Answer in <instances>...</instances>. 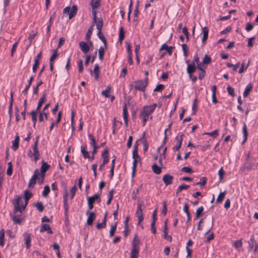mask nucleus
Here are the masks:
<instances>
[{
	"mask_svg": "<svg viewBox=\"0 0 258 258\" xmlns=\"http://www.w3.org/2000/svg\"><path fill=\"white\" fill-rule=\"evenodd\" d=\"M32 194L31 192H29L27 190H25L24 191V197L25 200V205L22 206V207H20V202L22 200V198L21 197H17V199L15 200V202L13 203L14 205V212L15 213H16L17 212H20L21 213L23 211H24L28 204V202L29 199L32 197Z\"/></svg>",
	"mask_w": 258,
	"mask_h": 258,
	"instance_id": "nucleus-1",
	"label": "nucleus"
},
{
	"mask_svg": "<svg viewBox=\"0 0 258 258\" xmlns=\"http://www.w3.org/2000/svg\"><path fill=\"white\" fill-rule=\"evenodd\" d=\"M137 236L134 237L132 242L130 258H138L139 253V240H136Z\"/></svg>",
	"mask_w": 258,
	"mask_h": 258,
	"instance_id": "nucleus-2",
	"label": "nucleus"
},
{
	"mask_svg": "<svg viewBox=\"0 0 258 258\" xmlns=\"http://www.w3.org/2000/svg\"><path fill=\"white\" fill-rule=\"evenodd\" d=\"M148 85V79H145L144 80L136 81L134 83V88L140 91H144L145 90Z\"/></svg>",
	"mask_w": 258,
	"mask_h": 258,
	"instance_id": "nucleus-3",
	"label": "nucleus"
},
{
	"mask_svg": "<svg viewBox=\"0 0 258 258\" xmlns=\"http://www.w3.org/2000/svg\"><path fill=\"white\" fill-rule=\"evenodd\" d=\"M89 210H91L93 208V203L97 201L98 203L100 202L99 195L95 194L92 197H88L87 198Z\"/></svg>",
	"mask_w": 258,
	"mask_h": 258,
	"instance_id": "nucleus-4",
	"label": "nucleus"
},
{
	"mask_svg": "<svg viewBox=\"0 0 258 258\" xmlns=\"http://www.w3.org/2000/svg\"><path fill=\"white\" fill-rule=\"evenodd\" d=\"M248 243L249 244L248 250H251L253 249V252L256 253L258 249V244H256L253 235H251L250 240L248 241Z\"/></svg>",
	"mask_w": 258,
	"mask_h": 258,
	"instance_id": "nucleus-5",
	"label": "nucleus"
},
{
	"mask_svg": "<svg viewBox=\"0 0 258 258\" xmlns=\"http://www.w3.org/2000/svg\"><path fill=\"white\" fill-rule=\"evenodd\" d=\"M142 207V205L141 202L138 201L136 211V216L138 218V224H140L144 219Z\"/></svg>",
	"mask_w": 258,
	"mask_h": 258,
	"instance_id": "nucleus-6",
	"label": "nucleus"
},
{
	"mask_svg": "<svg viewBox=\"0 0 258 258\" xmlns=\"http://www.w3.org/2000/svg\"><path fill=\"white\" fill-rule=\"evenodd\" d=\"M40 175L39 171L38 169H36L34 171V174L33 175L31 178L30 179L28 186L30 188H33L34 185L36 183V180L38 178V176Z\"/></svg>",
	"mask_w": 258,
	"mask_h": 258,
	"instance_id": "nucleus-7",
	"label": "nucleus"
},
{
	"mask_svg": "<svg viewBox=\"0 0 258 258\" xmlns=\"http://www.w3.org/2000/svg\"><path fill=\"white\" fill-rule=\"evenodd\" d=\"M90 210L86 212V215H88V218L87 220V223L89 225H92L93 221L96 218V214L94 212H90Z\"/></svg>",
	"mask_w": 258,
	"mask_h": 258,
	"instance_id": "nucleus-8",
	"label": "nucleus"
},
{
	"mask_svg": "<svg viewBox=\"0 0 258 258\" xmlns=\"http://www.w3.org/2000/svg\"><path fill=\"white\" fill-rule=\"evenodd\" d=\"M183 135L181 134V135H178L176 137V140L177 142H176V145L173 148V150L174 151L178 150L180 148L181 145L182 144V141L183 140Z\"/></svg>",
	"mask_w": 258,
	"mask_h": 258,
	"instance_id": "nucleus-9",
	"label": "nucleus"
},
{
	"mask_svg": "<svg viewBox=\"0 0 258 258\" xmlns=\"http://www.w3.org/2000/svg\"><path fill=\"white\" fill-rule=\"evenodd\" d=\"M33 151H34V154H33L34 160L35 162H36L37 161V160L39 159V157L40 156V154L39 153L38 148L37 141L35 142L33 147Z\"/></svg>",
	"mask_w": 258,
	"mask_h": 258,
	"instance_id": "nucleus-10",
	"label": "nucleus"
},
{
	"mask_svg": "<svg viewBox=\"0 0 258 258\" xmlns=\"http://www.w3.org/2000/svg\"><path fill=\"white\" fill-rule=\"evenodd\" d=\"M186 63L187 64V72L189 74V77L191 78V74L195 72L196 69L195 64L194 63L190 64L189 60H186Z\"/></svg>",
	"mask_w": 258,
	"mask_h": 258,
	"instance_id": "nucleus-11",
	"label": "nucleus"
},
{
	"mask_svg": "<svg viewBox=\"0 0 258 258\" xmlns=\"http://www.w3.org/2000/svg\"><path fill=\"white\" fill-rule=\"evenodd\" d=\"M163 232V238L167 240L171 241L172 240V237H171V236L168 235V233H167V220L165 221Z\"/></svg>",
	"mask_w": 258,
	"mask_h": 258,
	"instance_id": "nucleus-12",
	"label": "nucleus"
},
{
	"mask_svg": "<svg viewBox=\"0 0 258 258\" xmlns=\"http://www.w3.org/2000/svg\"><path fill=\"white\" fill-rule=\"evenodd\" d=\"M156 106V104H153L150 106H145L144 107L143 111L150 115L155 110Z\"/></svg>",
	"mask_w": 258,
	"mask_h": 258,
	"instance_id": "nucleus-13",
	"label": "nucleus"
},
{
	"mask_svg": "<svg viewBox=\"0 0 258 258\" xmlns=\"http://www.w3.org/2000/svg\"><path fill=\"white\" fill-rule=\"evenodd\" d=\"M79 46L84 53H87L90 50V47L87 42L81 41L79 43Z\"/></svg>",
	"mask_w": 258,
	"mask_h": 258,
	"instance_id": "nucleus-14",
	"label": "nucleus"
},
{
	"mask_svg": "<svg viewBox=\"0 0 258 258\" xmlns=\"http://www.w3.org/2000/svg\"><path fill=\"white\" fill-rule=\"evenodd\" d=\"M173 177L168 174H165L163 177V181L164 183L166 185H169L173 182Z\"/></svg>",
	"mask_w": 258,
	"mask_h": 258,
	"instance_id": "nucleus-15",
	"label": "nucleus"
},
{
	"mask_svg": "<svg viewBox=\"0 0 258 258\" xmlns=\"http://www.w3.org/2000/svg\"><path fill=\"white\" fill-rule=\"evenodd\" d=\"M25 244L27 249L29 248L31 246V238L30 234L25 233L24 234Z\"/></svg>",
	"mask_w": 258,
	"mask_h": 258,
	"instance_id": "nucleus-16",
	"label": "nucleus"
},
{
	"mask_svg": "<svg viewBox=\"0 0 258 258\" xmlns=\"http://www.w3.org/2000/svg\"><path fill=\"white\" fill-rule=\"evenodd\" d=\"M99 66L98 64H96L94 66V68L93 71H92L91 70V74L92 75L93 74L95 76V78L96 80H97L99 77Z\"/></svg>",
	"mask_w": 258,
	"mask_h": 258,
	"instance_id": "nucleus-17",
	"label": "nucleus"
},
{
	"mask_svg": "<svg viewBox=\"0 0 258 258\" xmlns=\"http://www.w3.org/2000/svg\"><path fill=\"white\" fill-rule=\"evenodd\" d=\"M95 23L96 25V27H97V29H98V30L101 31V29H102V26H103V21H102V18H98V19H96V22H94L93 21L92 25H94Z\"/></svg>",
	"mask_w": 258,
	"mask_h": 258,
	"instance_id": "nucleus-18",
	"label": "nucleus"
},
{
	"mask_svg": "<svg viewBox=\"0 0 258 258\" xmlns=\"http://www.w3.org/2000/svg\"><path fill=\"white\" fill-rule=\"evenodd\" d=\"M203 32V38H202V42L204 44L207 40L208 37L209 30L207 27H205L203 28L202 30Z\"/></svg>",
	"mask_w": 258,
	"mask_h": 258,
	"instance_id": "nucleus-19",
	"label": "nucleus"
},
{
	"mask_svg": "<svg viewBox=\"0 0 258 258\" xmlns=\"http://www.w3.org/2000/svg\"><path fill=\"white\" fill-rule=\"evenodd\" d=\"M123 119L124 120L125 125L126 126H127L128 125V123H127L128 112H127V110L126 104L124 105V106L123 108Z\"/></svg>",
	"mask_w": 258,
	"mask_h": 258,
	"instance_id": "nucleus-20",
	"label": "nucleus"
},
{
	"mask_svg": "<svg viewBox=\"0 0 258 258\" xmlns=\"http://www.w3.org/2000/svg\"><path fill=\"white\" fill-rule=\"evenodd\" d=\"M77 12V7L76 5H73L70 10L69 13V19H71L74 16H75Z\"/></svg>",
	"mask_w": 258,
	"mask_h": 258,
	"instance_id": "nucleus-21",
	"label": "nucleus"
},
{
	"mask_svg": "<svg viewBox=\"0 0 258 258\" xmlns=\"http://www.w3.org/2000/svg\"><path fill=\"white\" fill-rule=\"evenodd\" d=\"M140 118L142 119L143 121V126L146 124L147 120H148L149 115L147 113L144 112L143 110L141 111L140 114Z\"/></svg>",
	"mask_w": 258,
	"mask_h": 258,
	"instance_id": "nucleus-22",
	"label": "nucleus"
},
{
	"mask_svg": "<svg viewBox=\"0 0 258 258\" xmlns=\"http://www.w3.org/2000/svg\"><path fill=\"white\" fill-rule=\"evenodd\" d=\"M46 96V94L45 93H44L43 95V96L40 99V100L39 101V102H38V105H37L36 110H37L38 111L39 110V109H40L42 104H43V103L44 102V101L45 100Z\"/></svg>",
	"mask_w": 258,
	"mask_h": 258,
	"instance_id": "nucleus-23",
	"label": "nucleus"
},
{
	"mask_svg": "<svg viewBox=\"0 0 258 258\" xmlns=\"http://www.w3.org/2000/svg\"><path fill=\"white\" fill-rule=\"evenodd\" d=\"M106 217H107V214H106L105 215L102 222L101 223H97V224L96 225V227L97 229H100L101 228H104L106 227Z\"/></svg>",
	"mask_w": 258,
	"mask_h": 258,
	"instance_id": "nucleus-24",
	"label": "nucleus"
},
{
	"mask_svg": "<svg viewBox=\"0 0 258 258\" xmlns=\"http://www.w3.org/2000/svg\"><path fill=\"white\" fill-rule=\"evenodd\" d=\"M172 48L173 47L171 46H168L166 44H163L162 45L160 50H166L169 55H171L172 52Z\"/></svg>",
	"mask_w": 258,
	"mask_h": 258,
	"instance_id": "nucleus-25",
	"label": "nucleus"
},
{
	"mask_svg": "<svg viewBox=\"0 0 258 258\" xmlns=\"http://www.w3.org/2000/svg\"><path fill=\"white\" fill-rule=\"evenodd\" d=\"M37 112H38V111L37 110H32L30 113V114L32 116V120L33 122L34 127L35 126L36 122L37 121L36 114H37Z\"/></svg>",
	"mask_w": 258,
	"mask_h": 258,
	"instance_id": "nucleus-26",
	"label": "nucleus"
},
{
	"mask_svg": "<svg viewBox=\"0 0 258 258\" xmlns=\"http://www.w3.org/2000/svg\"><path fill=\"white\" fill-rule=\"evenodd\" d=\"M242 131L243 134L244 140L242 143L243 144L246 141L248 136V133L247 131V127L246 124L244 123L242 128Z\"/></svg>",
	"mask_w": 258,
	"mask_h": 258,
	"instance_id": "nucleus-27",
	"label": "nucleus"
},
{
	"mask_svg": "<svg viewBox=\"0 0 258 258\" xmlns=\"http://www.w3.org/2000/svg\"><path fill=\"white\" fill-rule=\"evenodd\" d=\"M252 88V86L250 84H248L246 86V87L245 89V90L243 92V97H246L247 96V95L249 94V92L251 91Z\"/></svg>",
	"mask_w": 258,
	"mask_h": 258,
	"instance_id": "nucleus-28",
	"label": "nucleus"
},
{
	"mask_svg": "<svg viewBox=\"0 0 258 258\" xmlns=\"http://www.w3.org/2000/svg\"><path fill=\"white\" fill-rule=\"evenodd\" d=\"M33 80V76H31L29 79V81L28 82V84L26 85L25 89L23 90V93L24 94V95H27V91L29 89V88H30L31 84H32V82Z\"/></svg>",
	"mask_w": 258,
	"mask_h": 258,
	"instance_id": "nucleus-29",
	"label": "nucleus"
},
{
	"mask_svg": "<svg viewBox=\"0 0 258 258\" xmlns=\"http://www.w3.org/2000/svg\"><path fill=\"white\" fill-rule=\"evenodd\" d=\"M91 5L93 10L97 9L100 6V0H92Z\"/></svg>",
	"mask_w": 258,
	"mask_h": 258,
	"instance_id": "nucleus-30",
	"label": "nucleus"
},
{
	"mask_svg": "<svg viewBox=\"0 0 258 258\" xmlns=\"http://www.w3.org/2000/svg\"><path fill=\"white\" fill-rule=\"evenodd\" d=\"M152 169L153 172L157 174H159L161 172V168H160L156 163L152 165Z\"/></svg>",
	"mask_w": 258,
	"mask_h": 258,
	"instance_id": "nucleus-31",
	"label": "nucleus"
},
{
	"mask_svg": "<svg viewBox=\"0 0 258 258\" xmlns=\"http://www.w3.org/2000/svg\"><path fill=\"white\" fill-rule=\"evenodd\" d=\"M12 218L15 224H20L23 220L21 217L16 216H12Z\"/></svg>",
	"mask_w": 258,
	"mask_h": 258,
	"instance_id": "nucleus-32",
	"label": "nucleus"
},
{
	"mask_svg": "<svg viewBox=\"0 0 258 258\" xmlns=\"http://www.w3.org/2000/svg\"><path fill=\"white\" fill-rule=\"evenodd\" d=\"M110 89L111 87L109 86H108L106 90L102 91L101 94L106 98H109L110 97L109 92Z\"/></svg>",
	"mask_w": 258,
	"mask_h": 258,
	"instance_id": "nucleus-33",
	"label": "nucleus"
},
{
	"mask_svg": "<svg viewBox=\"0 0 258 258\" xmlns=\"http://www.w3.org/2000/svg\"><path fill=\"white\" fill-rule=\"evenodd\" d=\"M49 166L44 162L42 163V165L41 167V171L42 174H44L45 172L48 169Z\"/></svg>",
	"mask_w": 258,
	"mask_h": 258,
	"instance_id": "nucleus-34",
	"label": "nucleus"
},
{
	"mask_svg": "<svg viewBox=\"0 0 258 258\" xmlns=\"http://www.w3.org/2000/svg\"><path fill=\"white\" fill-rule=\"evenodd\" d=\"M4 237H5V231L3 229H1L0 231V245L4 246L5 244L4 242Z\"/></svg>",
	"mask_w": 258,
	"mask_h": 258,
	"instance_id": "nucleus-35",
	"label": "nucleus"
},
{
	"mask_svg": "<svg viewBox=\"0 0 258 258\" xmlns=\"http://www.w3.org/2000/svg\"><path fill=\"white\" fill-rule=\"evenodd\" d=\"M116 225H117V222L114 224H111V228L109 231V236L110 237H112L116 230Z\"/></svg>",
	"mask_w": 258,
	"mask_h": 258,
	"instance_id": "nucleus-36",
	"label": "nucleus"
},
{
	"mask_svg": "<svg viewBox=\"0 0 258 258\" xmlns=\"http://www.w3.org/2000/svg\"><path fill=\"white\" fill-rule=\"evenodd\" d=\"M93 30V25H92V26H90V27L89 28L87 33H86V39L87 40H89L90 39Z\"/></svg>",
	"mask_w": 258,
	"mask_h": 258,
	"instance_id": "nucleus-37",
	"label": "nucleus"
},
{
	"mask_svg": "<svg viewBox=\"0 0 258 258\" xmlns=\"http://www.w3.org/2000/svg\"><path fill=\"white\" fill-rule=\"evenodd\" d=\"M105 52V48L103 47H100L98 50L99 53V58L100 60H102L103 58V56Z\"/></svg>",
	"mask_w": 258,
	"mask_h": 258,
	"instance_id": "nucleus-38",
	"label": "nucleus"
},
{
	"mask_svg": "<svg viewBox=\"0 0 258 258\" xmlns=\"http://www.w3.org/2000/svg\"><path fill=\"white\" fill-rule=\"evenodd\" d=\"M211 61L210 57L208 55L206 54L202 60V63L203 64H208L211 62Z\"/></svg>",
	"mask_w": 258,
	"mask_h": 258,
	"instance_id": "nucleus-39",
	"label": "nucleus"
},
{
	"mask_svg": "<svg viewBox=\"0 0 258 258\" xmlns=\"http://www.w3.org/2000/svg\"><path fill=\"white\" fill-rule=\"evenodd\" d=\"M213 226V220H210L208 223V225L207 226V231L206 232V234L209 233L210 230L212 229Z\"/></svg>",
	"mask_w": 258,
	"mask_h": 258,
	"instance_id": "nucleus-40",
	"label": "nucleus"
},
{
	"mask_svg": "<svg viewBox=\"0 0 258 258\" xmlns=\"http://www.w3.org/2000/svg\"><path fill=\"white\" fill-rule=\"evenodd\" d=\"M97 35L99 37V38L102 40V41L103 42V43L104 44V47H106V39L104 37V36L102 34L101 31H98Z\"/></svg>",
	"mask_w": 258,
	"mask_h": 258,
	"instance_id": "nucleus-41",
	"label": "nucleus"
},
{
	"mask_svg": "<svg viewBox=\"0 0 258 258\" xmlns=\"http://www.w3.org/2000/svg\"><path fill=\"white\" fill-rule=\"evenodd\" d=\"M189 187V186L188 185H185L184 184H181V185L178 186L176 191V194H179L183 189H187Z\"/></svg>",
	"mask_w": 258,
	"mask_h": 258,
	"instance_id": "nucleus-42",
	"label": "nucleus"
},
{
	"mask_svg": "<svg viewBox=\"0 0 258 258\" xmlns=\"http://www.w3.org/2000/svg\"><path fill=\"white\" fill-rule=\"evenodd\" d=\"M35 206L39 212H42L44 210V206L42 202H37L35 204Z\"/></svg>",
	"mask_w": 258,
	"mask_h": 258,
	"instance_id": "nucleus-43",
	"label": "nucleus"
},
{
	"mask_svg": "<svg viewBox=\"0 0 258 258\" xmlns=\"http://www.w3.org/2000/svg\"><path fill=\"white\" fill-rule=\"evenodd\" d=\"M81 152L82 153L84 157L86 158H90L88 152L86 150V147L85 146H81Z\"/></svg>",
	"mask_w": 258,
	"mask_h": 258,
	"instance_id": "nucleus-44",
	"label": "nucleus"
},
{
	"mask_svg": "<svg viewBox=\"0 0 258 258\" xmlns=\"http://www.w3.org/2000/svg\"><path fill=\"white\" fill-rule=\"evenodd\" d=\"M50 191V188L48 185H45L42 192V195L44 197H47Z\"/></svg>",
	"mask_w": 258,
	"mask_h": 258,
	"instance_id": "nucleus-45",
	"label": "nucleus"
},
{
	"mask_svg": "<svg viewBox=\"0 0 258 258\" xmlns=\"http://www.w3.org/2000/svg\"><path fill=\"white\" fill-rule=\"evenodd\" d=\"M124 31L122 27H120L119 29V40L120 42H121L123 39H124Z\"/></svg>",
	"mask_w": 258,
	"mask_h": 258,
	"instance_id": "nucleus-46",
	"label": "nucleus"
},
{
	"mask_svg": "<svg viewBox=\"0 0 258 258\" xmlns=\"http://www.w3.org/2000/svg\"><path fill=\"white\" fill-rule=\"evenodd\" d=\"M225 195V191L221 192L217 198L216 202H217V203L221 202L224 199Z\"/></svg>",
	"mask_w": 258,
	"mask_h": 258,
	"instance_id": "nucleus-47",
	"label": "nucleus"
},
{
	"mask_svg": "<svg viewBox=\"0 0 258 258\" xmlns=\"http://www.w3.org/2000/svg\"><path fill=\"white\" fill-rule=\"evenodd\" d=\"M204 134L208 135L214 138H216L218 135V132L217 130H215L210 133H206Z\"/></svg>",
	"mask_w": 258,
	"mask_h": 258,
	"instance_id": "nucleus-48",
	"label": "nucleus"
},
{
	"mask_svg": "<svg viewBox=\"0 0 258 258\" xmlns=\"http://www.w3.org/2000/svg\"><path fill=\"white\" fill-rule=\"evenodd\" d=\"M7 174L8 175H11L12 174V164L11 162L8 163V167L7 170Z\"/></svg>",
	"mask_w": 258,
	"mask_h": 258,
	"instance_id": "nucleus-49",
	"label": "nucleus"
},
{
	"mask_svg": "<svg viewBox=\"0 0 258 258\" xmlns=\"http://www.w3.org/2000/svg\"><path fill=\"white\" fill-rule=\"evenodd\" d=\"M139 157V156L138 155V147H137V146L136 145L135 146L134 149L133 151V158L137 159Z\"/></svg>",
	"mask_w": 258,
	"mask_h": 258,
	"instance_id": "nucleus-50",
	"label": "nucleus"
},
{
	"mask_svg": "<svg viewBox=\"0 0 258 258\" xmlns=\"http://www.w3.org/2000/svg\"><path fill=\"white\" fill-rule=\"evenodd\" d=\"M250 63V61L249 60L248 62V63L247 64V66L245 67V68H244V63L243 62L241 64V67L240 68L238 72L240 74H241L245 70H246L247 69V68H248V66H249V64Z\"/></svg>",
	"mask_w": 258,
	"mask_h": 258,
	"instance_id": "nucleus-51",
	"label": "nucleus"
},
{
	"mask_svg": "<svg viewBox=\"0 0 258 258\" xmlns=\"http://www.w3.org/2000/svg\"><path fill=\"white\" fill-rule=\"evenodd\" d=\"M198 107L197 99H195L192 106V110L193 111V114H195Z\"/></svg>",
	"mask_w": 258,
	"mask_h": 258,
	"instance_id": "nucleus-52",
	"label": "nucleus"
},
{
	"mask_svg": "<svg viewBox=\"0 0 258 258\" xmlns=\"http://www.w3.org/2000/svg\"><path fill=\"white\" fill-rule=\"evenodd\" d=\"M78 66L79 71L80 73H82L83 71V60L80 59L78 62Z\"/></svg>",
	"mask_w": 258,
	"mask_h": 258,
	"instance_id": "nucleus-53",
	"label": "nucleus"
},
{
	"mask_svg": "<svg viewBox=\"0 0 258 258\" xmlns=\"http://www.w3.org/2000/svg\"><path fill=\"white\" fill-rule=\"evenodd\" d=\"M113 190L112 189L109 192V197L107 201V204L109 205L113 199Z\"/></svg>",
	"mask_w": 258,
	"mask_h": 258,
	"instance_id": "nucleus-54",
	"label": "nucleus"
},
{
	"mask_svg": "<svg viewBox=\"0 0 258 258\" xmlns=\"http://www.w3.org/2000/svg\"><path fill=\"white\" fill-rule=\"evenodd\" d=\"M49 225L48 224H44L42 225V226L40 229V232H43L45 231H47V229H49Z\"/></svg>",
	"mask_w": 258,
	"mask_h": 258,
	"instance_id": "nucleus-55",
	"label": "nucleus"
},
{
	"mask_svg": "<svg viewBox=\"0 0 258 258\" xmlns=\"http://www.w3.org/2000/svg\"><path fill=\"white\" fill-rule=\"evenodd\" d=\"M58 53L56 50H55L51 55L50 58V62H52V61L55 59V58L57 56Z\"/></svg>",
	"mask_w": 258,
	"mask_h": 258,
	"instance_id": "nucleus-56",
	"label": "nucleus"
},
{
	"mask_svg": "<svg viewBox=\"0 0 258 258\" xmlns=\"http://www.w3.org/2000/svg\"><path fill=\"white\" fill-rule=\"evenodd\" d=\"M201 182H197V185H200L201 186H204L206 183V182H207V178L206 177H202L201 179Z\"/></svg>",
	"mask_w": 258,
	"mask_h": 258,
	"instance_id": "nucleus-57",
	"label": "nucleus"
},
{
	"mask_svg": "<svg viewBox=\"0 0 258 258\" xmlns=\"http://www.w3.org/2000/svg\"><path fill=\"white\" fill-rule=\"evenodd\" d=\"M109 159L108 158H104V159L103 160V163L102 164H101L99 166V169L100 170H102V169L104 168V165L108 162Z\"/></svg>",
	"mask_w": 258,
	"mask_h": 258,
	"instance_id": "nucleus-58",
	"label": "nucleus"
},
{
	"mask_svg": "<svg viewBox=\"0 0 258 258\" xmlns=\"http://www.w3.org/2000/svg\"><path fill=\"white\" fill-rule=\"evenodd\" d=\"M164 88V86L162 84L158 85L154 89V91L158 92L161 91Z\"/></svg>",
	"mask_w": 258,
	"mask_h": 258,
	"instance_id": "nucleus-59",
	"label": "nucleus"
},
{
	"mask_svg": "<svg viewBox=\"0 0 258 258\" xmlns=\"http://www.w3.org/2000/svg\"><path fill=\"white\" fill-rule=\"evenodd\" d=\"M242 243L241 240H237L234 242L233 245L235 248H238L242 246Z\"/></svg>",
	"mask_w": 258,
	"mask_h": 258,
	"instance_id": "nucleus-60",
	"label": "nucleus"
},
{
	"mask_svg": "<svg viewBox=\"0 0 258 258\" xmlns=\"http://www.w3.org/2000/svg\"><path fill=\"white\" fill-rule=\"evenodd\" d=\"M204 208L203 207H199L196 211V217H199L200 215L202 214Z\"/></svg>",
	"mask_w": 258,
	"mask_h": 258,
	"instance_id": "nucleus-61",
	"label": "nucleus"
},
{
	"mask_svg": "<svg viewBox=\"0 0 258 258\" xmlns=\"http://www.w3.org/2000/svg\"><path fill=\"white\" fill-rule=\"evenodd\" d=\"M77 191V187L76 185H74L73 187H72L71 189V198L72 199H73L76 192Z\"/></svg>",
	"mask_w": 258,
	"mask_h": 258,
	"instance_id": "nucleus-62",
	"label": "nucleus"
},
{
	"mask_svg": "<svg viewBox=\"0 0 258 258\" xmlns=\"http://www.w3.org/2000/svg\"><path fill=\"white\" fill-rule=\"evenodd\" d=\"M182 48L183 51V54L185 56L187 55V46L186 44H183L182 45Z\"/></svg>",
	"mask_w": 258,
	"mask_h": 258,
	"instance_id": "nucleus-63",
	"label": "nucleus"
},
{
	"mask_svg": "<svg viewBox=\"0 0 258 258\" xmlns=\"http://www.w3.org/2000/svg\"><path fill=\"white\" fill-rule=\"evenodd\" d=\"M227 89L228 90V93L229 95H230L232 96H234L235 95L234 90L233 88H232L230 86H228L227 88Z\"/></svg>",
	"mask_w": 258,
	"mask_h": 258,
	"instance_id": "nucleus-64",
	"label": "nucleus"
}]
</instances>
